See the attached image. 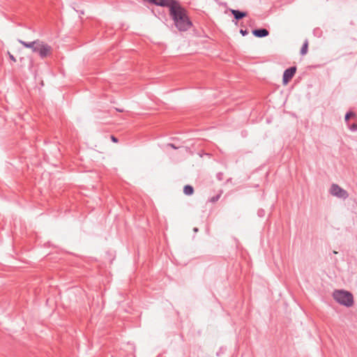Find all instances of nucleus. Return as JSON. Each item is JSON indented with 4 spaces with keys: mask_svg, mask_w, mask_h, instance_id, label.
<instances>
[{
    "mask_svg": "<svg viewBox=\"0 0 357 357\" xmlns=\"http://www.w3.org/2000/svg\"><path fill=\"white\" fill-rule=\"evenodd\" d=\"M351 129L353 130H357V124H353L351 127Z\"/></svg>",
    "mask_w": 357,
    "mask_h": 357,
    "instance_id": "2eb2a0df",
    "label": "nucleus"
},
{
    "mask_svg": "<svg viewBox=\"0 0 357 357\" xmlns=\"http://www.w3.org/2000/svg\"><path fill=\"white\" fill-rule=\"evenodd\" d=\"M230 12L234 15V17L236 20H240L244 17L247 16V13L245 12H241L237 10L230 9Z\"/></svg>",
    "mask_w": 357,
    "mask_h": 357,
    "instance_id": "0eeeda50",
    "label": "nucleus"
},
{
    "mask_svg": "<svg viewBox=\"0 0 357 357\" xmlns=\"http://www.w3.org/2000/svg\"><path fill=\"white\" fill-rule=\"evenodd\" d=\"M8 56H9L10 59L13 61L16 62V59H15V57L12 54H10V52H8Z\"/></svg>",
    "mask_w": 357,
    "mask_h": 357,
    "instance_id": "9b49d317",
    "label": "nucleus"
},
{
    "mask_svg": "<svg viewBox=\"0 0 357 357\" xmlns=\"http://www.w3.org/2000/svg\"><path fill=\"white\" fill-rule=\"evenodd\" d=\"M252 33L256 37L261 38V37L267 36L268 35V31L265 29H256L252 31Z\"/></svg>",
    "mask_w": 357,
    "mask_h": 357,
    "instance_id": "423d86ee",
    "label": "nucleus"
},
{
    "mask_svg": "<svg viewBox=\"0 0 357 357\" xmlns=\"http://www.w3.org/2000/svg\"><path fill=\"white\" fill-rule=\"evenodd\" d=\"M354 114L352 112L347 113L345 116V120L348 121L351 116H354Z\"/></svg>",
    "mask_w": 357,
    "mask_h": 357,
    "instance_id": "9d476101",
    "label": "nucleus"
},
{
    "mask_svg": "<svg viewBox=\"0 0 357 357\" xmlns=\"http://www.w3.org/2000/svg\"><path fill=\"white\" fill-rule=\"evenodd\" d=\"M307 49H308V42L306 40V41L304 43L303 45V47H302V48H301V54H302V55H305V54H307Z\"/></svg>",
    "mask_w": 357,
    "mask_h": 357,
    "instance_id": "1a4fd4ad",
    "label": "nucleus"
},
{
    "mask_svg": "<svg viewBox=\"0 0 357 357\" xmlns=\"http://www.w3.org/2000/svg\"><path fill=\"white\" fill-rule=\"evenodd\" d=\"M333 297L340 305L351 307L354 305V296L351 293L346 290H335Z\"/></svg>",
    "mask_w": 357,
    "mask_h": 357,
    "instance_id": "7ed1b4c3",
    "label": "nucleus"
},
{
    "mask_svg": "<svg viewBox=\"0 0 357 357\" xmlns=\"http://www.w3.org/2000/svg\"><path fill=\"white\" fill-rule=\"evenodd\" d=\"M156 6L168 7L169 15L174 26L179 31H187L192 26L188 13L180 3L175 0H143Z\"/></svg>",
    "mask_w": 357,
    "mask_h": 357,
    "instance_id": "f257e3e1",
    "label": "nucleus"
},
{
    "mask_svg": "<svg viewBox=\"0 0 357 357\" xmlns=\"http://www.w3.org/2000/svg\"><path fill=\"white\" fill-rule=\"evenodd\" d=\"M171 146H172V148H174V149H176V147H175V146H174V145H173V144H171Z\"/></svg>",
    "mask_w": 357,
    "mask_h": 357,
    "instance_id": "a211bd4d",
    "label": "nucleus"
},
{
    "mask_svg": "<svg viewBox=\"0 0 357 357\" xmlns=\"http://www.w3.org/2000/svg\"><path fill=\"white\" fill-rule=\"evenodd\" d=\"M296 71V67H291V68L287 69L284 72L282 82L284 85H286L289 83V82L291 80V79L294 75Z\"/></svg>",
    "mask_w": 357,
    "mask_h": 357,
    "instance_id": "39448f33",
    "label": "nucleus"
},
{
    "mask_svg": "<svg viewBox=\"0 0 357 357\" xmlns=\"http://www.w3.org/2000/svg\"><path fill=\"white\" fill-rule=\"evenodd\" d=\"M183 192L186 195H192L194 193V188L190 185H186L183 188Z\"/></svg>",
    "mask_w": 357,
    "mask_h": 357,
    "instance_id": "6e6552de",
    "label": "nucleus"
},
{
    "mask_svg": "<svg viewBox=\"0 0 357 357\" xmlns=\"http://www.w3.org/2000/svg\"><path fill=\"white\" fill-rule=\"evenodd\" d=\"M16 51H17L18 53H21L22 50H21L20 48H17V49H16Z\"/></svg>",
    "mask_w": 357,
    "mask_h": 357,
    "instance_id": "dca6fc26",
    "label": "nucleus"
},
{
    "mask_svg": "<svg viewBox=\"0 0 357 357\" xmlns=\"http://www.w3.org/2000/svg\"><path fill=\"white\" fill-rule=\"evenodd\" d=\"M330 193L335 197L346 199L348 197V192L337 184H333L330 188Z\"/></svg>",
    "mask_w": 357,
    "mask_h": 357,
    "instance_id": "20e7f679",
    "label": "nucleus"
},
{
    "mask_svg": "<svg viewBox=\"0 0 357 357\" xmlns=\"http://www.w3.org/2000/svg\"><path fill=\"white\" fill-rule=\"evenodd\" d=\"M111 139H112V141L113 142H114V143H117V142H118V139H117V138H116V137H115L114 136H113V135H112V136H111Z\"/></svg>",
    "mask_w": 357,
    "mask_h": 357,
    "instance_id": "ddd939ff",
    "label": "nucleus"
},
{
    "mask_svg": "<svg viewBox=\"0 0 357 357\" xmlns=\"http://www.w3.org/2000/svg\"><path fill=\"white\" fill-rule=\"evenodd\" d=\"M194 231H195V232L198 231V229H197V228H195V229H194Z\"/></svg>",
    "mask_w": 357,
    "mask_h": 357,
    "instance_id": "f3484780",
    "label": "nucleus"
},
{
    "mask_svg": "<svg viewBox=\"0 0 357 357\" xmlns=\"http://www.w3.org/2000/svg\"><path fill=\"white\" fill-rule=\"evenodd\" d=\"M240 33H241L243 36H245V35H247V34H248V31H245V30H243V29L240 30Z\"/></svg>",
    "mask_w": 357,
    "mask_h": 357,
    "instance_id": "4468645a",
    "label": "nucleus"
},
{
    "mask_svg": "<svg viewBox=\"0 0 357 357\" xmlns=\"http://www.w3.org/2000/svg\"><path fill=\"white\" fill-rule=\"evenodd\" d=\"M19 42L24 47L31 49L33 52L38 53L42 59L52 54V47L43 41L37 40L31 43H26L22 40H19Z\"/></svg>",
    "mask_w": 357,
    "mask_h": 357,
    "instance_id": "f03ea898",
    "label": "nucleus"
},
{
    "mask_svg": "<svg viewBox=\"0 0 357 357\" xmlns=\"http://www.w3.org/2000/svg\"><path fill=\"white\" fill-rule=\"evenodd\" d=\"M219 197H220V196H219V195H218V196H216V197H212V198L211 199V202H216V201L219 199Z\"/></svg>",
    "mask_w": 357,
    "mask_h": 357,
    "instance_id": "f8f14e48",
    "label": "nucleus"
}]
</instances>
